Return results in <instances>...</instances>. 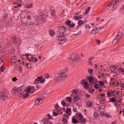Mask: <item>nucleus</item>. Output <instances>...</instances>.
I'll return each mask as SVG.
<instances>
[{
    "instance_id": "f257e3e1",
    "label": "nucleus",
    "mask_w": 124,
    "mask_h": 124,
    "mask_svg": "<svg viewBox=\"0 0 124 124\" xmlns=\"http://www.w3.org/2000/svg\"><path fill=\"white\" fill-rule=\"evenodd\" d=\"M63 32L57 31V37H60L58 39L57 42V43L59 45L62 44L66 40V39L63 37L64 35Z\"/></svg>"
},
{
    "instance_id": "f03ea898",
    "label": "nucleus",
    "mask_w": 124,
    "mask_h": 124,
    "mask_svg": "<svg viewBox=\"0 0 124 124\" xmlns=\"http://www.w3.org/2000/svg\"><path fill=\"white\" fill-rule=\"evenodd\" d=\"M67 75L65 72L59 73L55 75L56 79H58L60 82L63 81L67 77Z\"/></svg>"
},
{
    "instance_id": "7ed1b4c3",
    "label": "nucleus",
    "mask_w": 124,
    "mask_h": 124,
    "mask_svg": "<svg viewBox=\"0 0 124 124\" xmlns=\"http://www.w3.org/2000/svg\"><path fill=\"white\" fill-rule=\"evenodd\" d=\"M22 21L23 23L26 24L28 25H32V26H34L37 24L36 22L33 23L32 22H31V21L29 20H27V19L26 18H22Z\"/></svg>"
},
{
    "instance_id": "20e7f679",
    "label": "nucleus",
    "mask_w": 124,
    "mask_h": 124,
    "mask_svg": "<svg viewBox=\"0 0 124 124\" xmlns=\"http://www.w3.org/2000/svg\"><path fill=\"white\" fill-rule=\"evenodd\" d=\"M6 95L5 91L4 90H1L0 91V98L3 101H5L6 99Z\"/></svg>"
},
{
    "instance_id": "39448f33",
    "label": "nucleus",
    "mask_w": 124,
    "mask_h": 124,
    "mask_svg": "<svg viewBox=\"0 0 124 124\" xmlns=\"http://www.w3.org/2000/svg\"><path fill=\"white\" fill-rule=\"evenodd\" d=\"M71 58L73 61L75 62H77L79 60V56L78 54L76 55L75 54H72L71 55Z\"/></svg>"
},
{
    "instance_id": "423d86ee",
    "label": "nucleus",
    "mask_w": 124,
    "mask_h": 124,
    "mask_svg": "<svg viewBox=\"0 0 124 124\" xmlns=\"http://www.w3.org/2000/svg\"><path fill=\"white\" fill-rule=\"evenodd\" d=\"M66 23L67 25H68L69 26L70 28H73L74 27L75 25V24L73 23L71 24V21L70 20H68L66 21Z\"/></svg>"
},
{
    "instance_id": "0eeeda50",
    "label": "nucleus",
    "mask_w": 124,
    "mask_h": 124,
    "mask_svg": "<svg viewBox=\"0 0 124 124\" xmlns=\"http://www.w3.org/2000/svg\"><path fill=\"white\" fill-rule=\"evenodd\" d=\"M27 17L28 20L31 21V20L34 17V16L33 13L31 12H29Z\"/></svg>"
},
{
    "instance_id": "6e6552de",
    "label": "nucleus",
    "mask_w": 124,
    "mask_h": 124,
    "mask_svg": "<svg viewBox=\"0 0 124 124\" xmlns=\"http://www.w3.org/2000/svg\"><path fill=\"white\" fill-rule=\"evenodd\" d=\"M118 2V0H115L112 2L113 7L112 8V10H114L116 8V5Z\"/></svg>"
},
{
    "instance_id": "1a4fd4ad",
    "label": "nucleus",
    "mask_w": 124,
    "mask_h": 124,
    "mask_svg": "<svg viewBox=\"0 0 124 124\" xmlns=\"http://www.w3.org/2000/svg\"><path fill=\"white\" fill-rule=\"evenodd\" d=\"M121 37L119 36L118 34L116 36L115 39L113 40V42H117L121 39Z\"/></svg>"
},
{
    "instance_id": "9d476101",
    "label": "nucleus",
    "mask_w": 124,
    "mask_h": 124,
    "mask_svg": "<svg viewBox=\"0 0 124 124\" xmlns=\"http://www.w3.org/2000/svg\"><path fill=\"white\" fill-rule=\"evenodd\" d=\"M72 34L75 36H78L81 34V31H73Z\"/></svg>"
},
{
    "instance_id": "9b49d317",
    "label": "nucleus",
    "mask_w": 124,
    "mask_h": 124,
    "mask_svg": "<svg viewBox=\"0 0 124 124\" xmlns=\"http://www.w3.org/2000/svg\"><path fill=\"white\" fill-rule=\"evenodd\" d=\"M98 31H91L90 34L91 35L96 36L98 35Z\"/></svg>"
},
{
    "instance_id": "f8f14e48",
    "label": "nucleus",
    "mask_w": 124,
    "mask_h": 124,
    "mask_svg": "<svg viewBox=\"0 0 124 124\" xmlns=\"http://www.w3.org/2000/svg\"><path fill=\"white\" fill-rule=\"evenodd\" d=\"M25 55L27 56V58L29 60V61H31V60L33 57L32 56L31 54H26Z\"/></svg>"
},
{
    "instance_id": "ddd939ff",
    "label": "nucleus",
    "mask_w": 124,
    "mask_h": 124,
    "mask_svg": "<svg viewBox=\"0 0 124 124\" xmlns=\"http://www.w3.org/2000/svg\"><path fill=\"white\" fill-rule=\"evenodd\" d=\"M68 118H67L65 117H63L62 121L63 122V124H67L68 123Z\"/></svg>"
},
{
    "instance_id": "4468645a",
    "label": "nucleus",
    "mask_w": 124,
    "mask_h": 124,
    "mask_svg": "<svg viewBox=\"0 0 124 124\" xmlns=\"http://www.w3.org/2000/svg\"><path fill=\"white\" fill-rule=\"evenodd\" d=\"M33 5L32 3H30L29 4H28L26 5L25 6V7L28 8H31L33 7Z\"/></svg>"
},
{
    "instance_id": "2eb2a0df",
    "label": "nucleus",
    "mask_w": 124,
    "mask_h": 124,
    "mask_svg": "<svg viewBox=\"0 0 124 124\" xmlns=\"http://www.w3.org/2000/svg\"><path fill=\"white\" fill-rule=\"evenodd\" d=\"M113 68H114L113 69L114 70V72L117 74H119V71L118 70V69L115 66H113Z\"/></svg>"
},
{
    "instance_id": "dca6fc26",
    "label": "nucleus",
    "mask_w": 124,
    "mask_h": 124,
    "mask_svg": "<svg viewBox=\"0 0 124 124\" xmlns=\"http://www.w3.org/2000/svg\"><path fill=\"white\" fill-rule=\"evenodd\" d=\"M66 28L64 26H61L59 28L58 31H66Z\"/></svg>"
},
{
    "instance_id": "f3484780",
    "label": "nucleus",
    "mask_w": 124,
    "mask_h": 124,
    "mask_svg": "<svg viewBox=\"0 0 124 124\" xmlns=\"http://www.w3.org/2000/svg\"><path fill=\"white\" fill-rule=\"evenodd\" d=\"M94 58L93 57H91L89 59V65H93V63L92 61L93 59Z\"/></svg>"
},
{
    "instance_id": "a211bd4d",
    "label": "nucleus",
    "mask_w": 124,
    "mask_h": 124,
    "mask_svg": "<svg viewBox=\"0 0 124 124\" xmlns=\"http://www.w3.org/2000/svg\"><path fill=\"white\" fill-rule=\"evenodd\" d=\"M88 80L89 81V82L90 83H92V81L93 80V78L92 76H91L88 78Z\"/></svg>"
},
{
    "instance_id": "6ab92c4d",
    "label": "nucleus",
    "mask_w": 124,
    "mask_h": 124,
    "mask_svg": "<svg viewBox=\"0 0 124 124\" xmlns=\"http://www.w3.org/2000/svg\"><path fill=\"white\" fill-rule=\"evenodd\" d=\"M113 7L112 2L110 3V4H108L107 6L106 7V9H108L109 8L111 7Z\"/></svg>"
},
{
    "instance_id": "aec40b11",
    "label": "nucleus",
    "mask_w": 124,
    "mask_h": 124,
    "mask_svg": "<svg viewBox=\"0 0 124 124\" xmlns=\"http://www.w3.org/2000/svg\"><path fill=\"white\" fill-rule=\"evenodd\" d=\"M42 79V77L41 76H40L38 77L37 79H36L35 81H34V83H35L36 81H41Z\"/></svg>"
},
{
    "instance_id": "412c9836",
    "label": "nucleus",
    "mask_w": 124,
    "mask_h": 124,
    "mask_svg": "<svg viewBox=\"0 0 124 124\" xmlns=\"http://www.w3.org/2000/svg\"><path fill=\"white\" fill-rule=\"evenodd\" d=\"M34 89V87H32L31 88L30 87L28 88L27 89V93L30 92L32 90H33Z\"/></svg>"
},
{
    "instance_id": "4be33fe9",
    "label": "nucleus",
    "mask_w": 124,
    "mask_h": 124,
    "mask_svg": "<svg viewBox=\"0 0 124 124\" xmlns=\"http://www.w3.org/2000/svg\"><path fill=\"white\" fill-rule=\"evenodd\" d=\"M118 71L119 72V71H121L123 73V74L124 75V69L123 68L121 67L119 68V69L118 70Z\"/></svg>"
},
{
    "instance_id": "5701e85b",
    "label": "nucleus",
    "mask_w": 124,
    "mask_h": 124,
    "mask_svg": "<svg viewBox=\"0 0 124 124\" xmlns=\"http://www.w3.org/2000/svg\"><path fill=\"white\" fill-rule=\"evenodd\" d=\"M109 101L110 102H113L116 100V99L114 98V97L109 98Z\"/></svg>"
},
{
    "instance_id": "b1692460",
    "label": "nucleus",
    "mask_w": 124,
    "mask_h": 124,
    "mask_svg": "<svg viewBox=\"0 0 124 124\" xmlns=\"http://www.w3.org/2000/svg\"><path fill=\"white\" fill-rule=\"evenodd\" d=\"M88 72L90 75H92L93 74V70L92 69H88Z\"/></svg>"
},
{
    "instance_id": "393cba45",
    "label": "nucleus",
    "mask_w": 124,
    "mask_h": 124,
    "mask_svg": "<svg viewBox=\"0 0 124 124\" xmlns=\"http://www.w3.org/2000/svg\"><path fill=\"white\" fill-rule=\"evenodd\" d=\"M43 16L42 15H39L37 17V18L39 20H42L43 19Z\"/></svg>"
},
{
    "instance_id": "a878e982",
    "label": "nucleus",
    "mask_w": 124,
    "mask_h": 124,
    "mask_svg": "<svg viewBox=\"0 0 124 124\" xmlns=\"http://www.w3.org/2000/svg\"><path fill=\"white\" fill-rule=\"evenodd\" d=\"M42 99L41 98L39 99L38 98H37L36 100V101L35 102V103L36 104H38V103H39V102L40 101L42 100Z\"/></svg>"
},
{
    "instance_id": "bb28decb",
    "label": "nucleus",
    "mask_w": 124,
    "mask_h": 124,
    "mask_svg": "<svg viewBox=\"0 0 124 124\" xmlns=\"http://www.w3.org/2000/svg\"><path fill=\"white\" fill-rule=\"evenodd\" d=\"M114 78H112L111 79L110 82V83H111L112 85H113L116 84V82H115L114 81Z\"/></svg>"
},
{
    "instance_id": "cd10ccee",
    "label": "nucleus",
    "mask_w": 124,
    "mask_h": 124,
    "mask_svg": "<svg viewBox=\"0 0 124 124\" xmlns=\"http://www.w3.org/2000/svg\"><path fill=\"white\" fill-rule=\"evenodd\" d=\"M48 121V119L46 118H44L42 120V121L45 124H47Z\"/></svg>"
},
{
    "instance_id": "c85d7f7f",
    "label": "nucleus",
    "mask_w": 124,
    "mask_h": 124,
    "mask_svg": "<svg viewBox=\"0 0 124 124\" xmlns=\"http://www.w3.org/2000/svg\"><path fill=\"white\" fill-rule=\"evenodd\" d=\"M72 123L74 124H75L78 123V121L73 118H72Z\"/></svg>"
},
{
    "instance_id": "c756f323",
    "label": "nucleus",
    "mask_w": 124,
    "mask_h": 124,
    "mask_svg": "<svg viewBox=\"0 0 124 124\" xmlns=\"http://www.w3.org/2000/svg\"><path fill=\"white\" fill-rule=\"evenodd\" d=\"M102 28V27H95L94 28L93 30H92V31H95V30H98L99 29H101Z\"/></svg>"
},
{
    "instance_id": "7c9ffc66",
    "label": "nucleus",
    "mask_w": 124,
    "mask_h": 124,
    "mask_svg": "<svg viewBox=\"0 0 124 124\" xmlns=\"http://www.w3.org/2000/svg\"><path fill=\"white\" fill-rule=\"evenodd\" d=\"M38 60L36 58L33 57V58L31 60V61H32L34 62H36Z\"/></svg>"
},
{
    "instance_id": "2f4dec72",
    "label": "nucleus",
    "mask_w": 124,
    "mask_h": 124,
    "mask_svg": "<svg viewBox=\"0 0 124 124\" xmlns=\"http://www.w3.org/2000/svg\"><path fill=\"white\" fill-rule=\"evenodd\" d=\"M68 101L70 102H71L72 101V98L71 97H66L65 98Z\"/></svg>"
},
{
    "instance_id": "473e14b6",
    "label": "nucleus",
    "mask_w": 124,
    "mask_h": 124,
    "mask_svg": "<svg viewBox=\"0 0 124 124\" xmlns=\"http://www.w3.org/2000/svg\"><path fill=\"white\" fill-rule=\"evenodd\" d=\"M86 105L88 107H90L92 106V104L91 102L88 101L87 102Z\"/></svg>"
},
{
    "instance_id": "72a5a7b5",
    "label": "nucleus",
    "mask_w": 124,
    "mask_h": 124,
    "mask_svg": "<svg viewBox=\"0 0 124 124\" xmlns=\"http://www.w3.org/2000/svg\"><path fill=\"white\" fill-rule=\"evenodd\" d=\"M84 22L83 21L80 20L78 22V25H81L82 24H83Z\"/></svg>"
},
{
    "instance_id": "f704fd0d",
    "label": "nucleus",
    "mask_w": 124,
    "mask_h": 124,
    "mask_svg": "<svg viewBox=\"0 0 124 124\" xmlns=\"http://www.w3.org/2000/svg\"><path fill=\"white\" fill-rule=\"evenodd\" d=\"M117 34L121 37L124 35V34L122 31H119L118 32Z\"/></svg>"
},
{
    "instance_id": "c9c22d12",
    "label": "nucleus",
    "mask_w": 124,
    "mask_h": 124,
    "mask_svg": "<svg viewBox=\"0 0 124 124\" xmlns=\"http://www.w3.org/2000/svg\"><path fill=\"white\" fill-rule=\"evenodd\" d=\"M71 108H68L66 109V113L67 114H69V113H70L71 112Z\"/></svg>"
},
{
    "instance_id": "e433bc0d",
    "label": "nucleus",
    "mask_w": 124,
    "mask_h": 124,
    "mask_svg": "<svg viewBox=\"0 0 124 124\" xmlns=\"http://www.w3.org/2000/svg\"><path fill=\"white\" fill-rule=\"evenodd\" d=\"M17 40V39L16 38V37H14L13 38V39H12L13 42L15 44H16L18 41L17 40H16L15 41H14V40Z\"/></svg>"
},
{
    "instance_id": "4c0bfd02",
    "label": "nucleus",
    "mask_w": 124,
    "mask_h": 124,
    "mask_svg": "<svg viewBox=\"0 0 124 124\" xmlns=\"http://www.w3.org/2000/svg\"><path fill=\"white\" fill-rule=\"evenodd\" d=\"M49 33L51 36H53L55 34L54 31H49Z\"/></svg>"
},
{
    "instance_id": "58836bf2",
    "label": "nucleus",
    "mask_w": 124,
    "mask_h": 124,
    "mask_svg": "<svg viewBox=\"0 0 124 124\" xmlns=\"http://www.w3.org/2000/svg\"><path fill=\"white\" fill-rule=\"evenodd\" d=\"M74 98H75L76 99H74V100H75L76 101H77L79 99H80V98L79 97V96H75V97Z\"/></svg>"
},
{
    "instance_id": "ea45409f",
    "label": "nucleus",
    "mask_w": 124,
    "mask_h": 124,
    "mask_svg": "<svg viewBox=\"0 0 124 124\" xmlns=\"http://www.w3.org/2000/svg\"><path fill=\"white\" fill-rule=\"evenodd\" d=\"M77 116L80 118H82L83 117V116L81 113H77Z\"/></svg>"
},
{
    "instance_id": "a19ab883",
    "label": "nucleus",
    "mask_w": 124,
    "mask_h": 124,
    "mask_svg": "<svg viewBox=\"0 0 124 124\" xmlns=\"http://www.w3.org/2000/svg\"><path fill=\"white\" fill-rule=\"evenodd\" d=\"M77 89H74L72 90V93L73 94L75 95L77 93Z\"/></svg>"
},
{
    "instance_id": "79ce46f5",
    "label": "nucleus",
    "mask_w": 124,
    "mask_h": 124,
    "mask_svg": "<svg viewBox=\"0 0 124 124\" xmlns=\"http://www.w3.org/2000/svg\"><path fill=\"white\" fill-rule=\"evenodd\" d=\"M51 13L52 16H54L55 14V10H52L51 11Z\"/></svg>"
},
{
    "instance_id": "37998d69",
    "label": "nucleus",
    "mask_w": 124,
    "mask_h": 124,
    "mask_svg": "<svg viewBox=\"0 0 124 124\" xmlns=\"http://www.w3.org/2000/svg\"><path fill=\"white\" fill-rule=\"evenodd\" d=\"M86 119L83 118L81 120V122L83 123H85L86 122Z\"/></svg>"
},
{
    "instance_id": "c03bdc74",
    "label": "nucleus",
    "mask_w": 124,
    "mask_h": 124,
    "mask_svg": "<svg viewBox=\"0 0 124 124\" xmlns=\"http://www.w3.org/2000/svg\"><path fill=\"white\" fill-rule=\"evenodd\" d=\"M100 100L101 101V103H103L105 102V98H101Z\"/></svg>"
},
{
    "instance_id": "a18cd8bd",
    "label": "nucleus",
    "mask_w": 124,
    "mask_h": 124,
    "mask_svg": "<svg viewBox=\"0 0 124 124\" xmlns=\"http://www.w3.org/2000/svg\"><path fill=\"white\" fill-rule=\"evenodd\" d=\"M39 99L41 98L42 100L43 99H44V95L43 94H41L40 95V96L39 97V98H38Z\"/></svg>"
},
{
    "instance_id": "49530a36",
    "label": "nucleus",
    "mask_w": 124,
    "mask_h": 124,
    "mask_svg": "<svg viewBox=\"0 0 124 124\" xmlns=\"http://www.w3.org/2000/svg\"><path fill=\"white\" fill-rule=\"evenodd\" d=\"M16 60L14 58H12L11 59V64H13L15 63Z\"/></svg>"
},
{
    "instance_id": "de8ad7c7",
    "label": "nucleus",
    "mask_w": 124,
    "mask_h": 124,
    "mask_svg": "<svg viewBox=\"0 0 124 124\" xmlns=\"http://www.w3.org/2000/svg\"><path fill=\"white\" fill-rule=\"evenodd\" d=\"M84 85L85 86V87L86 88H88L89 87V84H88L86 82V83H85V84H84Z\"/></svg>"
},
{
    "instance_id": "09e8293b",
    "label": "nucleus",
    "mask_w": 124,
    "mask_h": 124,
    "mask_svg": "<svg viewBox=\"0 0 124 124\" xmlns=\"http://www.w3.org/2000/svg\"><path fill=\"white\" fill-rule=\"evenodd\" d=\"M28 93H27V92L25 93L24 94V97L25 98H26L27 97H28V96L29 95V94Z\"/></svg>"
},
{
    "instance_id": "8fccbe9b",
    "label": "nucleus",
    "mask_w": 124,
    "mask_h": 124,
    "mask_svg": "<svg viewBox=\"0 0 124 124\" xmlns=\"http://www.w3.org/2000/svg\"><path fill=\"white\" fill-rule=\"evenodd\" d=\"M94 115L95 117H98L99 116V115L96 112H94Z\"/></svg>"
},
{
    "instance_id": "3c124183",
    "label": "nucleus",
    "mask_w": 124,
    "mask_h": 124,
    "mask_svg": "<svg viewBox=\"0 0 124 124\" xmlns=\"http://www.w3.org/2000/svg\"><path fill=\"white\" fill-rule=\"evenodd\" d=\"M99 87V85L97 84H95L94 85V87L96 89H98Z\"/></svg>"
},
{
    "instance_id": "603ef678",
    "label": "nucleus",
    "mask_w": 124,
    "mask_h": 124,
    "mask_svg": "<svg viewBox=\"0 0 124 124\" xmlns=\"http://www.w3.org/2000/svg\"><path fill=\"white\" fill-rule=\"evenodd\" d=\"M91 8L90 7H89L85 9V11L86 12H87V13H88V12L90 10V9Z\"/></svg>"
},
{
    "instance_id": "864d4df0",
    "label": "nucleus",
    "mask_w": 124,
    "mask_h": 124,
    "mask_svg": "<svg viewBox=\"0 0 124 124\" xmlns=\"http://www.w3.org/2000/svg\"><path fill=\"white\" fill-rule=\"evenodd\" d=\"M62 104L63 106H66V103L64 101H61Z\"/></svg>"
},
{
    "instance_id": "5fc2aeb1",
    "label": "nucleus",
    "mask_w": 124,
    "mask_h": 124,
    "mask_svg": "<svg viewBox=\"0 0 124 124\" xmlns=\"http://www.w3.org/2000/svg\"><path fill=\"white\" fill-rule=\"evenodd\" d=\"M0 69L1 70V71L2 72H3L4 71V67L3 65H2L0 68Z\"/></svg>"
},
{
    "instance_id": "6e6d98bb",
    "label": "nucleus",
    "mask_w": 124,
    "mask_h": 124,
    "mask_svg": "<svg viewBox=\"0 0 124 124\" xmlns=\"http://www.w3.org/2000/svg\"><path fill=\"white\" fill-rule=\"evenodd\" d=\"M47 116L48 117V118L49 119H51L52 118L51 116L49 114H47Z\"/></svg>"
},
{
    "instance_id": "4d7b16f0",
    "label": "nucleus",
    "mask_w": 124,
    "mask_h": 124,
    "mask_svg": "<svg viewBox=\"0 0 124 124\" xmlns=\"http://www.w3.org/2000/svg\"><path fill=\"white\" fill-rule=\"evenodd\" d=\"M12 80L13 81L15 82L16 80H17L18 79H17L16 77H14L12 78Z\"/></svg>"
},
{
    "instance_id": "13d9d810",
    "label": "nucleus",
    "mask_w": 124,
    "mask_h": 124,
    "mask_svg": "<svg viewBox=\"0 0 124 124\" xmlns=\"http://www.w3.org/2000/svg\"><path fill=\"white\" fill-rule=\"evenodd\" d=\"M99 85L101 86H102L104 85L103 82L101 81H99Z\"/></svg>"
},
{
    "instance_id": "bf43d9fd",
    "label": "nucleus",
    "mask_w": 124,
    "mask_h": 124,
    "mask_svg": "<svg viewBox=\"0 0 124 124\" xmlns=\"http://www.w3.org/2000/svg\"><path fill=\"white\" fill-rule=\"evenodd\" d=\"M85 83H86V81L84 80H83L81 81V84L82 85H84V84H85Z\"/></svg>"
},
{
    "instance_id": "052dcab7",
    "label": "nucleus",
    "mask_w": 124,
    "mask_h": 124,
    "mask_svg": "<svg viewBox=\"0 0 124 124\" xmlns=\"http://www.w3.org/2000/svg\"><path fill=\"white\" fill-rule=\"evenodd\" d=\"M91 27L90 26H89L88 24H87L86 26V29L87 30H89V29Z\"/></svg>"
},
{
    "instance_id": "680f3d73",
    "label": "nucleus",
    "mask_w": 124,
    "mask_h": 124,
    "mask_svg": "<svg viewBox=\"0 0 124 124\" xmlns=\"http://www.w3.org/2000/svg\"><path fill=\"white\" fill-rule=\"evenodd\" d=\"M53 116H56L58 115V114L56 112H55L54 113V112H53Z\"/></svg>"
},
{
    "instance_id": "e2e57ef3",
    "label": "nucleus",
    "mask_w": 124,
    "mask_h": 124,
    "mask_svg": "<svg viewBox=\"0 0 124 124\" xmlns=\"http://www.w3.org/2000/svg\"><path fill=\"white\" fill-rule=\"evenodd\" d=\"M120 85L121 88H124V84L123 83H120Z\"/></svg>"
},
{
    "instance_id": "0e129e2a",
    "label": "nucleus",
    "mask_w": 124,
    "mask_h": 124,
    "mask_svg": "<svg viewBox=\"0 0 124 124\" xmlns=\"http://www.w3.org/2000/svg\"><path fill=\"white\" fill-rule=\"evenodd\" d=\"M95 91V89H92H92H90V91H89V92L91 93H92Z\"/></svg>"
},
{
    "instance_id": "69168bd1",
    "label": "nucleus",
    "mask_w": 124,
    "mask_h": 124,
    "mask_svg": "<svg viewBox=\"0 0 124 124\" xmlns=\"http://www.w3.org/2000/svg\"><path fill=\"white\" fill-rule=\"evenodd\" d=\"M17 3V4L16 6H14V7L15 8H16L18 7L19 6L20 7L21 6V5L20 4V3Z\"/></svg>"
},
{
    "instance_id": "338daca9",
    "label": "nucleus",
    "mask_w": 124,
    "mask_h": 124,
    "mask_svg": "<svg viewBox=\"0 0 124 124\" xmlns=\"http://www.w3.org/2000/svg\"><path fill=\"white\" fill-rule=\"evenodd\" d=\"M96 42L97 44L98 45H99L100 44V40H96Z\"/></svg>"
},
{
    "instance_id": "774afa93",
    "label": "nucleus",
    "mask_w": 124,
    "mask_h": 124,
    "mask_svg": "<svg viewBox=\"0 0 124 124\" xmlns=\"http://www.w3.org/2000/svg\"><path fill=\"white\" fill-rule=\"evenodd\" d=\"M21 0H16V3H21Z\"/></svg>"
}]
</instances>
